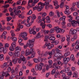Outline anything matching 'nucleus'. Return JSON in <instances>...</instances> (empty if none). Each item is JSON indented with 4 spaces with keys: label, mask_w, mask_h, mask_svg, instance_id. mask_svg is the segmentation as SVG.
<instances>
[{
    "label": "nucleus",
    "mask_w": 79,
    "mask_h": 79,
    "mask_svg": "<svg viewBox=\"0 0 79 79\" xmlns=\"http://www.w3.org/2000/svg\"><path fill=\"white\" fill-rule=\"evenodd\" d=\"M34 41H35V40H34V39H32V40H30L27 41V44L30 48H31L34 47Z\"/></svg>",
    "instance_id": "obj_3"
},
{
    "label": "nucleus",
    "mask_w": 79,
    "mask_h": 79,
    "mask_svg": "<svg viewBox=\"0 0 79 79\" xmlns=\"http://www.w3.org/2000/svg\"><path fill=\"white\" fill-rule=\"evenodd\" d=\"M30 53H31H31H33V52H34V49L33 48H31L30 49Z\"/></svg>",
    "instance_id": "obj_58"
},
{
    "label": "nucleus",
    "mask_w": 79,
    "mask_h": 79,
    "mask_svg": "<svg viewBox=\"0 0 79 79\" xmlns=\"http://www.w3.org/2000/svg\"><path fill=\"white\" fill-rule=\"evenodd\" d=\"M36 79V77H32L31 76H29L28 77V79Z\"/></svg>",
    "instance_id": "obj_54"
},
{
    "label": "nucleus",
    "mask_w": 79,
    "mask_h": 79,
    "mask_svg": "<svg viewBox=\"0 0 79 79\" xmlns=\"http://www.w3.org/2000/svg\"><path fill=\"white\" fill-rule=\"evenodd\" d=\"M48 51L44 53V57H47L48 55Z\"/></svg>",
    "instance_id": "obj_46"
},
{
    "label": "nucleus",
    "mask_w": 79,
    "mask_h": 79,
    "mask_svg": "<svg viewBox=\"0 0 79 79\" xmlns=\"http://www.w3.org/2000/svg\"><path fill=\"white\" fill-rule=\"evenodd\" d=\"M69 33L71 34H72V35H74V34H75L77 33V31L72 28L70 30Z\"/></svg>",
    "instance_id": "obj_12"
},
{
    "label": "nucleus",
    "mask_w": 79,
    "mask_h": 79,
    "mask_svg": "<svg viewBox=\"0 0 79 79\" xmlns=\"http://www.w3.org/2000/svg\"><path fill=\"white\" fill-rule=\"evenodd\" d=\"M20 35H21L22 38L24 40H27L28 38L26 37L27 36V33L26 32H21L20 34Z\"/></svg>",
    "instance_id": "obj_5"
},
{
    "label": "nucleus",
    "mask_w": 79,
    "mask_h": 79,
    "mask_svg": "<svg viewBox=\"0 0 79 79\" xmlns=\"http://www.w3.org/2000/svg\"><path fill=\"white\" fill-rule=\"evenodd\" d=\"M53 2L54 3V6H58V2L57 1H53Z\"/></svg>",
    "instance_id": "obj_30"
},
{
    "label": "nucleus",
    "mask_w": 79,
    "mask_h": 79,
    "mask_svg": "<svg viewBox=\"0 0 79 79\" xmlns=\"http://www.w3.org/2000/svg\"><path fill=\"white\" fill-rule=\"evenodd\" d=\"M70 55V52H66L64 54V56L65 57L68 56H69Z\"/></svg>",
    "instance_id": "obj_41"
},
{
    "label": "nucleus",
    "mask_w": 79,
    "mask_h": 79,
    "mask_svg": "<svg viewBox=\"0 0 79 79\" xmlns=\"http://www.w3.org/2000/svg\"><path fill=\"white\" fill-rule=\"evenodd\" d=\"M44 66V64L43 63L40 64L39 65L38 64H36L35 66V69L36 71H41L42 69V67Z\"/></svg>",
    "instance_id": "obj_4"
},
{
    "label": "nucleus",
    "mask_w": 79,
    "mask_h": 79,
    "mask_svg": "<svg viewBox=\"0 0 79 79\" xmlns=\"http://www.w3.org/2000/svg\"><path fill=\"white\" fill-rule=\"evenodd\" d=\"M11 47H15L16 46V42H13L11 44Z\"/></svg>",
    "instance_id": "obj_34"
},
{
    "label": "nucleus",
    "mask_w": 79,
    "mask_h": 79,
    "mask_svg": "<svg viewBox=\"0 0 79 79\" xmlns=\"http://www.w3.org/2000/svg\"><path fill=\"white\" fill-rule=\"evenodd\" d=\"M19 18H21V19H23L24 18V16H22V15L19 14L18 16Z\"/></svg>",
    "instance_id": "obj_48"
},
{
    "label": "nucleus",
    "mask_w": 79,
    "mask_h": 79,
    "mask_svg": "<svg viewBox=\"0 0 79 79\" xmlns=\"http://www.w3.org/2000/svg\"><path fill=\"white\" fill-rule=\"evenodd\" d=\"M12 19V18L10 17H7V21L9 22Z\"/></svg>",
    "instance_id": "obj_51"
},
{
    "label": "nucleus",
    "mask_w": 79,
    "mask_h": 79,
    "mask_svg": "<svg viewBox=\"0 0 79 79\" xmlns=\"http://www.w3.org/2000/svg\"><path fill=\"white\" fill-rule=\"evenodd\" d=\"M23 61V62L22 63V65H24V64H25L26 63V60H22Z\"/></svg>",
    "instance_id": "obj_63"
},
{
    "label": "nucleus",
    "mask_w": 79,
    "mask_h": 79,
    "mask_svg": "<svg viewBox=\"0 0 79 79\" xmlns=\"http://www.w3.org/2000/svg\"><path fill=\"white\" fill-rule=\"evenodd\" d=\"M33 60L34 62H35V63H39V62L37 59H34Z\"/></svg>",
    "instance_id": "obj_42"
},
{
    "label": "nucleus",
    "mask_w": 79,
    "mask_h": 79,
    "mask_svg": "<svg viewBox=\"0 0 79 79\" xmlns=\"http://www.w3.org/2000/svg\"><path fill=\"white\" fill-rule=\"evenodd\" d=\"M3 52L4 54L6 53V50L4 48H0V53Z\"/></svg>",
    "instance_id": "obj_13"
},
{
    "label": "nucleus",
    "mask_w": 79,
    "mask_h": 79,
    "mask_svg": "<svg viewBox=\"0 0 79 79\" xmlns=\"http://www.w3.org/2000/svg\"><path fill=\"white\" fill-rule=\"evenodd\" d=\"M77 74L78 73L77 72H74L73 77H75V78H77Z\"/></svg>",
    "instance_id": "obj_21"
},
{
    "label": "nucleus",
    "mask_w": 79,
    "mask_h": 79,
    "mask_svg": "<svg viewBox=\"0 0 79 79\" xmlns=\"http://www.w3.org/2000/svg\"><path fill=\"white\" fill-rule=\"evenodd\" d=\"M56 72V70L55 69H53L51 72V74H54L55 72Z\"/></svg>",
    "instance_id": "obj_50"
},
{
    "label": "nucleus",
    "mask_w": 79,
    "mask_h": 79,
    "mask_svg": "<svg viewBox=\"0 0 79 79\" xmlns=\"http://www.w3.org/2000/svg\"><path fill=\"white\" fill-rule=\"evenodd\" d=\"M42 37V35H40V33H39L36 35V39H39L40 38Z\"/></svg>",
    "instance_id": "obj_27"
},
{
    "label": "nucleus",
    "mask_w": 79,
    "mask_h": 79,
    "mask_svg": "<svg viewBox=\"0 0 79 79\" xmlns=\"http://www.w3.org/2000/svg\"><path fill=\"white\" fill-rule=\"evenodd\" d=\"M40 56L41 57H43V56H44V52L43 51L41 52V54L40 55Z\"/></svg>",
    "instance_id": "obj_45"
},
{
    "label": "nucleus",
    "mask_w": 79,
    "mask_h": 79,
    "mask_svg": "<svg viewBox=\"0 0 79 79\" xmlns=\"http://www.w3.org/2000/svg\"><path fill=\"white\" fill-rule=\"evenodd\" d=\"M32 23H33V22H31L27 24V27H30V26H31V25H32Z\"/></svg>",
    "instance_id": "obj_49"
},
{
    "label": "nucleus",
    "mask_w": 79,
    "mask_h": 79,
    "mask_svg": "<svg viewBox=\"0 0 79 79\" xmlns=\"http://www.w3.org/2000/svg\"><path fill=\"white\" fill-rule=\"evenodd\" d=\"M70 59L72 61H74L75 60V59L74 58V55L73 54H72L71 55L70 57Z\"/></svg>",
    "instance_id": "obj_25"
},
{
    "label": "nucleus",
    "mask_w": 79,
    "mask_h": 79,
    "mask_svg": "<svg viewBox=\"0 0 79 79\" xmlns=\"http://www.w3.org/2000/svg\"><path fill=\"white\" fill-rule=\"evenodd\" d=\"M64 73H68L69 70V69L68 67H66L64 69Z\"/></svg>",
    "instance_id": "obj_28"
},
{
    "label": "nucleus",
    "mask_w": 79,
    "mask_h": 79,
    "mask_svg": "<svg viewBox=\"0 0 79 79\" xmlns=\"http://www.w3.org/2000/svg\"><path fill=\"white\" fill-rule=\"evenodd\" d=\"M50 33H53L55 32V30L54 29L52 28L50 30Z\"/></svg>",
    "instance_id": "obj_59"
},
{
    "label": "nucleus",
    "mask_w": 79,
    "mask_h": 79,
    "mask_svg": "<svg viewBox=\"0 0 79 79\" xmlns=\"http://www.w3.org/2000/svg\"><path fill=\"white\" fill-rule=\"evenodd\" d=\"M9 62L10 66H13V64L12 63H13V61L10 60H9Z\"/></svg>",
    "instance_id": "obj_56"
},
{
    "label": "nucleus",
    "mask_w": 79,
    "mask_h": 79,
    "mask_svg": "<svg viewBox=\"0 0 79 79\" xmlns=\"http://www.w3.org/2000/svg\"><path fill=\"white\" fill-rule=\"evenodd\" d=\"M31 54L29 52V49H27L26 50V53H25V56H27V55H29Z\"/></svg>",
    "instance_id": "obj_19"
},
{
    "label": "nucleus",
    "mask_w": 79,
    "mask_h": 79,
    "mask_svg": "<svg viewBox=\"0 0 79 79\" xmlns=\"http://www.w3.org/2000/svg\"><path fill=\"white\" fill-rule=\"evenodd\" d=\"M49 32V30H44V35H47V34H48V33Z\"/></svg>",
    "instance_id": "obj_47"
},
{
    "label": "nucleus",
    "mask_w": 79,
    "mask_h": 79,
    "mask_svg": "<svg viewBox=\"0 0 79 79\" xmlns=\"http://www.w3.org/2000/svg\"><path fill=\"white\" fill-rule=\"evenodd\" d=\"M76 5H77V6L78 8H79V1L75 2Z\"/></svg>",
    "instance_id": "obj_62"
},
{
    "label": "nucleus",
    "mask_w": 79,
    "mask_h": 79,
    "mask_svg": "<svg viewBox=\"0 0 79 79\" xmlns=\"http://www.w3.org/2000/svg\"><path fill=\"white\" fill-rule=\"evenodd\" d=\"M32 16H30L27 17V23H29V20H30V18H31Z\"/></svg>",
    "instance_id": "obj_52"
},
{
    "label": "nucleus",
    "mask_w": 79,
    "mask_h": 79,
    "mask_svg": "<svg viewBox=\"0 0 79 79\" xmlns=\"http://www.w3.org/2000/svg\"><path fill=\"white\" fill-rule=\"evenodd\" d=\"M48 63L49 65H52L53 64V61L52 60H49L48 61Z\"/></svg>",
    "instance_id": "obj_43"
},
{
    "label": "nucleus",
    "mask_w": 79,
    "mask_h": 79,
    "mask_svg": "<svg viewBox=\"0 0 79 79\" xmlns=\"http://www.w3.org/2000/svg\"><path fill=\"white\" fill-rule=\"evenodd\" d=\"M59 44V41L57 40H56V41H54V45H58Z\"/></svg>",
    "instance_id": "obj_53"
},
{
    "label": "nucleus",
    "mask_w": 79,
    "mask_h": 79,
    "mask_svg": "<svg viewBox=\"0 0 79 79\" xmlns=\"http://www.w3.org/2000/svg\"><path fill=\"white\" fill-rule=\"evenodd\" d=\"M43 6H45L46 10H48L49 8V5H50V3L48 2H45L44 4H43Z\"/></svg>",
    "instance_id": "obj_11"
},
{
    "label": "nucleus",
    "mask_w": 79,
    "mask_h": 79,
    "mask_svg": "<svg viewBox=\"0 0 79 79\" xmlns=\"http://www.w3.org/2000/svg\"><path fill=\"white\" fill-rule=\"evenodd\" d=\"M54 15V12H53V11H51L49 12V16L50 17H52Z\"/></svg>",
    "instance_id": "obj_24"
},
{
    "label": "nucleus",
    "mask_w": 79,
    "mask_h": 79,
    "mask_svg": "<svg viewBox=\"0 0 79 79\" xmlns=\"http://www.w3.org/2000/svg\"><path fill=\"white\" fill-rule=\"evenodd\" d=\"M73 16H77L79 15V14L77 12H74L73 13Z\"/></svg>",
    "instance_id": "obj_36"
},
{
    "label": "nucleus",
    "mask_w": 79,
    "mask_h": 79,
    "mask_svg": "<svg viewBox=\"0 0 79 79\" xmlns=\"http://www.w3.org/2000/svg\"><path fill=\"white\" fill-rule=\"evenodd\" d=\"M11 74H16L15 69H14V67H12L11 70Z\"/></svg>",
    "instance_id": "obj_32"
},
{
    "label": "nucleus",
    "mask_w": 79,
    "mask_h": 79,
    "mask_svg": "<svg viewBox=\"0 0 79 79\" xmlns=\"http://www.w3.org/2000/svg\"><path fill=\"white\" fill-rule=\"evenodd\" d=\"M9 50L10 51H14L15 50V48L14 47L10 46L9 47Z\"/></svg>",
    "instance_id": "obj_40"
},
{
    "label": "nucleus",
    "mask_w": 79,
    "mask_h": 79,
    "mask_svg": "<svg viewBox=\"0 0 79 79\" xmlns=\"http://www.w3.org/2000/svg\"><path fill=\"white\" fill-rule=\"evenodd\" d=\"M11 39H12L13 41H16L17 40V38L15 37H11L10 38Z\"/></svg>",
    "instance_id": "obj_39"
},
{
    "label": "nucleus",
    "mask_w": 79,
    "mask_h": 79,
    "mask_svg": "<svg viewBox=\"0 0 79 79\" xmlns=\"http://www.w3.org/2000/svg\"><path fill=\"white\" fill-rule=\"evenodd\" d=\"M65 19H66V16H63L62 17H61L60 19V21H65Z\"/></svg>",
    "instance_id": "obj_23"
},
{
    "label": "nucleus",
    "mask_w": 79,
    "mask_h": 79,
    "mask_svg": "<svg viewBox=\"0 0 79 79\" xmlns=\"http://www.w3.org/2000/svg\"><path fill=\"white\" fill-rule=\"evenodd\" d=\"M46 20H47L46 23H50L51 21H50V18L48 16L46 17Z\"/></svg>",
    "instance_id": "obj_16"
},
{
    "label": "nucleus",
    "mask_w": 79,
    "mask_h": 79,
    "mask_svg": "<svg viewBox=\"0 0 79 79\" xmlns=\"http://www.w3.org/2000/svg\"><path fill=\"white\" fill-rule=\"evenodd\" d=\"M49 40L51 41H53V40H55V38L54 37V36H52V35H50V36H49Z\"/></svg>",
    "instance_id": "obj_20"
},
{
    "label": "nucleus",
    "mask_w": 79,
    "mask_h": 79,
    "mask_svg": "<svg viewBox=\"0 0 79 79\" xmlns=\"http://www.w3.org/2000/svg\"><path fill=\"white\" fill-rule=\"evenodd\" d=\"M47 26L49 28H52V24H49L47 25Z\"/></svg>",
    "instance_id": "obj_60"
},
{
    "label": "nucleus",
    "mask_w": 79,
    "mask_h": 79,
    "mask_svg": "<svg viewBox=\"0 0 79 79\" xmlns=\"http://www.w3.org/2000/svg\"><path fill=\"white\" fill-rule=\"evenodd\" d=\"M77 22L75 20L73 21L71 23L73 27H76V26H77Z\"/></svg>",
    "instance_id": "obj_14"
},
{
    "label": "nucleus",
    "mask_w": 79,
    "mask_h": 79,
    "mask_svg": "<svg viewBox=\"0 0 79 79\" xmlns=\"http://www.w3.org/2000/svg\"><path fill=\"white\" fill-rule=\"evenodd\" d=\"M29 32L30 34H33V35H35V34L37 33L36 31L34 30V27L33 28H30L29 29Z\"/></svg>",
    "instance_id": "obj_7"
},
{
    "label": "nucleus",
    "mask_w": 79,
    "mask_h": 79,
    "mask_svg": "<svg viewBox=\"0 0 79 79\" xmlns=\"http://www.w3.org/2000/svg\"><path fill=\"white\" fill-rule=\"evenodd\" d=\"M64 7L66 8L65 9V11H64L65 14H66V15H70V14H71V12L70 11H69V6L65 5L64 6Z\"/></svg>",
    "instance_id": "obj_6"
},
{
    "label": "nucleus",
    "mask_w": 79,
    "mask_h": 79,
    "mask_svg": "<svg viewBox=\"0 0 79 79\" xmlns=\"http://www.w3.org/2000/svg\"><path fill=\"white\" fill-rule=\"evenodd\" d=\"M8 64V62H5L3 64V65H2L1 66V68H8V66H9V64Z\"/></svg>",
    "instance_id": "obj_10"
},
{
    "label": "nucleus",
    "mask_w": 79,
    "mask_h": 79,
    "mask_svg": "<svg viewBox=\"0 0 79 79\" xmlns=\"http://www.w3.org/2000/svg\"><path fill=\"white\" fill-rule=\"evenodd\" d=\"M43 4H44V3H42V2H40L38 3V5H40V6H44Z\"/></svg>",
    "instance_id": "obj_55"
},
{
    "label": "nucleus",
    "mask_w": 79,
    "mask_h": 79,
    "mask_svg": "<svg viewBox=\"0 0 79 79\" xmlns=\"http://www.w3.org/2000/svg\"><path fill=\"white\" fill-rule=\"evenodd\" d=\"M48 38H49V36L48 35L46 36L45 39L44 40V41L45 42H47V41H48Z\"/></svg>",
    "instance_id": "obj_38"
},
{
    "label": "nucleus",
    "mask_w": 79,
    "mask_h": 79,
    "mask_svg": "<svg viewBox=\"0 0 79 79\" xmlns=\"http://www.w3.org/2000/svg\"><path fill=\"white\" fill-rule=\"evenodd\" d=\"M18 60V58H15V59H13L12 62H14V64H15L16 63H17Z\"/></svg>",
    "instance_id": "obj_22"
},
{
    "label": "nucleus",
    "mask_w": 79,
    "mask_h": 79,
    "mask_svg": "<svg viewBox=\"0 0 79 79\" xmlns=\"http://www.w3.org/2000/svg\"><path fill=\"white\" fill-rule=\"evenodd\" d=\"M15 55L16 56L18 57L19 56V54H20V53H19V52L18 51H15Z\"/></svg>",
    "instance_id": "obj_29"
},
{
    "label": "nucleus",
    "mask_w": 79,
    "mask_h": 79,
    "mask_svg": "<svg viewBox=\"0 0 79 79\" xmlns=\"http://www.w3.org/2000/svg\"><path fill=\"white\" fill-rule=\"evenodd\" d=\"M36 19V16L35 15H32V17L31 18V22L33 23L34 21V20Z\"/></svg>",
    "instance_id": "obj_17"
},
{
    "label": "nucleus",
    "mask_w": 79,
    "mask_h": 79,
    "mask_svg": "<svg viewBox=\"0 0 79 79\" xmlns=\"http://www.w3.org/2000/svg\"><path fill=\"white\" fill-rule=\"evenodd\" d=\"M14 32V30H11L10 31V33L11 34V36H13V37H14V36H15V34Z\"/></svg>",
    "instance_id": "obj_33"
},
{
    "label": "nucleus",
    "mask_w": 79,
    "mask_h": 79,
    "mask_svg": "<svg viewBox=\"0 0 79 79\" xmlns=\"http://www.w3.org/2000/svg\"><path fill=\"white\" fill-rule=\"evenodd\" d=\"M39 14L40 15H42V17H45L47 15V13L44 12H40Z\"/></svg>",
    "instance_id": "obj_18"
},
{
    "label": "nucleus",
    "mask_w": 79,
    "mask_h": 79,
    "mask_svg": "<svg viewBox=\"0 0 79 79\" xmlns=\"http://www.w3.org/2000/svg\"><path fill=\"white\" fill-rule=\"evenodd\" d=\"M10 76V74L8 73V72H6V75H5V77H9Z\"/></svg>",
    "instance_id": "obj_37"
},
{
    "label": "nucleus",
    "mask_w": 79,
    "mask_h": 79,
    "mask_svg": "<svg viewBox=\"0 0 79 79\" xmlns=\"http://www.w3.org/2000/svg\"><path fill=\"white\" fill-rule=\"evenodd\" d=\"M20 59L22 60V61H24L26 60V58L24 57V56L22 55H20Z\"/></svg>",
    "instance_id": "obj_26"
},
{
    "label": "nucleus",
    "mask_w": 79,
    "mask_h": 79,
    "mask_svg": "<svg viewBox=\"0 0 79 79\" xmlns=\"http://www.w3.org/2000/svg\"><path fill=\"white\" fill-rule=\"evenodd\" d=\"M32 13V10H30L29 11V12L27 13V15H31Z\"/></svg>",
    "instance_id": "obj_44"
},
{
    "label": "nucleus",
    "mask_w": 79,
    "mask_h": 79,
    "mask_svg": "<svg viewBox=\"0 0 79 79\" xmlns=\"http://www.w3.org/2000/svg\"><path fill=\"white\" fill-rule=\"evenodd\" d=\"M62 54L59 53H56L54 56H53L54 61L56 62V61H58L61 60V56Z\"/></svg>",
    "instance_id": "obj_1"
},
{
    "label": "nucleus",
    "mask_w": 79,
    "mask_h": 79,
    "mask_svg": "<svg viewBox=\"0 0 79 79\" xmlns=\"http://www.w3.org/2000/svg\"><path fill=\"white\" fill-rule=\"evenodd\" d=\"M54 29L56 32H57V33H61L62 34H63V33L64 32V30L59 27L58 26L54 27Z\"/></svg>",
    "instance_id": "obj_2"
},
{
    "label": "nucleus",
    "mask_w": 79,
    "mask_h": 79,
    "mask_svg": "<svg viewBox=\"0 0 79 79\" xmlns=\"http://www.w3.org/2000/svg\"><path fill=\"white\" fill-rule=\"evenodd\" d=\"M75 19L76 20V21H79V16H76L75 17Z\"/></svg>",
    "instance_id": "obj_64"
},
{
    "label": "nucleus",
    "mask_w": 79,
    "mask_h": 79,
    "mask_svg": "<svg viewBox=\"0 0 79 79\" xmlns=\"http://www.w3.org/2000/svg\"><path fill=\"white\" fill-rule=\"evenodd\" d=\"M4 59L3 58V54H2L0 55V61H3Z\"/></svg>",
    "instance_id": "obj_31"
},
{
    "label": "nucleus",
    "mask_w": 79,
    "mask_h": 79,
    "mask_svg": "<svg viewBox=\"0 0 79 79\" xmlns=\"http://www.w3.org/2000/svg\"><path fill=\"white\" fill-rule=\"evenodd\" d=\"M64 61V64H67L68 61H69V57H65L63 60Z\"/></svg>",
    "instance_id": "obj_9"
},
{
    "label": "nucleus",
    "mask_w": 79,
    "mask_h": 79,
    "mask_svg": "<svg viewBox=\"0 0 79 79\" xmlns=\"http://www.w3.org/2000/svg\"><path fill=\"white\" fill-rule=\"evenodd\" d=\"M15 50L16 52H20L21 50V48L19 46H17L15 48Z\"/></svg>",
    "instance_id": "obj_15"
},
{
    "label": "nucleus",
    "mask_w": 79,
    "mask_h": 79,
    "mask_svg": "<svg viewBox=\"0 0 79 79\" xmlns=\"http://www.w3.org/2000/svg\"><path fill=\"white\" fill-rule=\"evenodd\" d=\"M14 70L16 74H18V73H19V70H18V68L17 67L15 68Z\"/></svg>",
    "instance_id": "obj_35"
},
{
    "label": "nucleus",
    "mask_w": 79,
    "mask_h": 79,
    "mask_svg": "<svg viewBox=\"0 0 79 79\" xmlns=\"http://www.w3.org/2000/svg\"><path fill=\"white\" fill-rule=\"evenodd\" d=\"M48 54L49 56H52L53 54L52 52V51L48 52Z\"/></svg>",
    "instance_id": "obj_57"
},
{
    "label": "nucleus",
    "mask_w": 79,
    "mask_h": 79,
    "mask_svg": "<svg viewBox=\"0 0 79 79\" xmlns=\"http://www.w3.org/2000/svg\"><path fill=\"white\" fill-rule=\"evenodd\" d=\"M44 8V6H35L33 8L34 10H37L38 11H40L42 10V9Z\"/></svg>",
    "instance_id": "obj_8"
},
{
    "label": "nucleus",
    "mask_w": 79,
    "mask_h": 79,
    "mask_svg": "<svg viewBox=\"0 0 79 79\" xmlns=\"http://www.w3.org/2000/svg\"><path fill=\"white\" fill-rule=\"evenodd\" d=\"M8 54L9 55H10V56H13V52H12L11 51H10L9 52Z\"/></svg>",
    "instance_id": "obj_61"
}]
</instances>
